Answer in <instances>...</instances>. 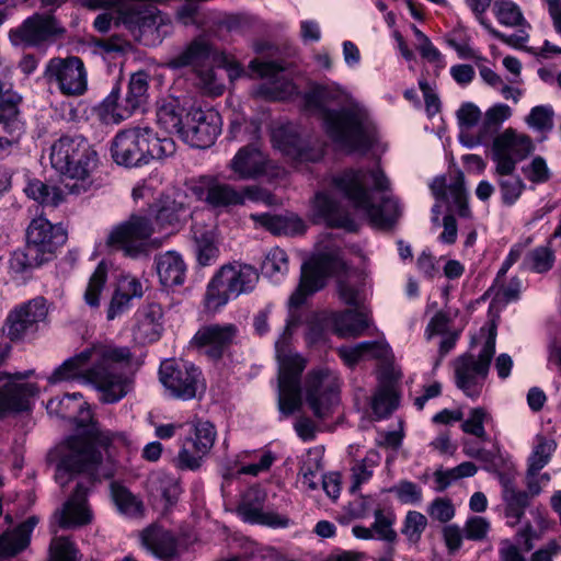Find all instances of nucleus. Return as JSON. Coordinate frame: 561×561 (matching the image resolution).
I'll use <instances>...</instances> for the list:
<instances>
[{"label": "nucleus", "mask_w": 561, "mask_h": 561, "mask_svg": "<svg viewBox=\"0 0 561 561\" xmlns=\"http://www.w3.org/2000/svg\"><path fill=\"white\" fill-rule=\"evenodd\" d=\"M307 111L318 115L333 142L348 152H367L375 127L364 105L336 85H316L304 94Z\"/></svg>", "instance_id": "obj_1"}, {"label": "nucleus", "mask_w": 561, "mask_h": 561, "mask_svg": "<svg viewBox=\"0 0 561 561\" xmlns=\"http://www.w3.org/2000/svg\"><path fill=\"white\" fill-rule=\"evenodd\" d=\"M130 359L131 352L126 346L91 345L72 356V381L93 385L103 403H116L131 389V381L119 367Z\"/></svg>", "instance_id": "obj_2"}, {"label": "nucleus", "mask_w": 561, "mask_h": 561, "mask_svg": "<svg viewBox=\"0 0 561 561\" xmlns=\"http://www.w3.org/2000/svg\"><path fill=\"white\" fill-rule=\"evenodd\" d=\"M368 183L378 192H387L390 182L382 170L376 169H346L332 178V185L342 193L354 207L363 210L373 226L390 228L400 216L398 201L383 196L380 205H375L368 188Z\"/></svg>", "instance_id": "obj_3"}, {"label": "nucleus", "mask_w": 561, "mask_h": 561, "mask_svg": "<svg viewBox=\"0 0 561 561\" xmlns=\"http://www.w3.org/2000/svg\"><path fill=\"white\" fill-rule=\"evenodd\" d=\"M345 271L346 264L341 256V249L336 245H320L318 252L301 266L300 282L289 297V308L300 307L308 296L324 286L327 278L331 275L337 277L340 298L348 306L358 307L360 290L342 277Z\"/></svg>", "instance_id": "obj_4"}, {"label": "nucleus", "mask_w": 561, "mask_h": 561, "mask_svg": "<svg viewBox=\"0 0 561 561\" xmlns=\"http://www.w3.org/2000/svg\"><path fill=\"white\" fill-rule=\"evenodd\" d=\"M111 443L112 434L102 427L94 409L80 402L72 416V474L84 473L91 483L102 463V450Z\"/></svg>", "instance_id": "obj_5"}, {"label": "nucleus", "mask_w": 561, "mask_h": 561, "mask_svg": "<svg viewBox=\"0 0 561 561\" xmlns=\"http://www.w3.org/2000/svg\"><path fill=\"white\" fill-rule=\"evenodd\" d=\"M299 320L290 313L283 333L275 342L276 358L278 360V409L284 415H290L301 407V374L306 360L298 354L288 351V341L291 330Z\"/></svg>", "instance_id": "obj_6"}, {"label": "nucleus", "mask_w": 561, "mask_h": 561, "mask_svg": "<svg viewBox=\"0 0 561 561\" xmlns=\"http://www.w3.org/2000/svg\"><path fill=\"white\" fill-rule=\"evenodd\" d=\"M259 282L257 271L249 265L233 263L224 265L211 278L205 294V306L216 311L231 297L252 291Z\"/></svg>", "instance_id": "obj_7"}, {"label": "nucleus", "mask_w": 561, "mask_h": 561, "mask_svg": "<svg viewBox=\"0 0 561 561\" xmlns=\"http://www.w3.org/2000/svg\"><path fill=\"white\" fill-rule=\"evenodd\" d=\"M213 47L203 36L194 38L181 53L169 61L173 69L192 67L195 87L206 95L219 96L225 84L211 66Z\"/></svg>", "instance_id": "obj_8"}, {"label": "nucleus", "mask_w": 561, "mask_h": 561, "mask_svg": "<svg viewBox=\"0 0 561 561\" xmlns=\"http://www.w3.org/2000/svg\"><path fill=\"white\" fill-rule=\"evenodd\" d=\"M149 75L137 71L129 78L125 96L115 87L103 100L99 110L100 119L105 124H121L134 113L142 111L148 102Z\"/></svg>", "instance_id": "obj_9"}, {"label": "nucleus", "mask_w": 561, "mask_h": 561, "mask_svg": "<svg viewBox=\"0 0 561 561\" xmlns=\"http://www.w3.org/2000/svg\"><path fill=\"white\" fill-rule=\"evenodd\" d=\"M495 328H491L478 359L472 354H463L454 363L456 386L469 398H478L481 393L495 353Z\"/></svg>", "instance_id": "obj_10"}, {"label": "nucleus", "mask_w": 561, "mask_h": 561, "mask_svg": "<svg viewBox=\"0 0 561 561\" xmlns=\"http://www.w3.org/2000/svg\"><path fill=\"white\" fill-rule=\"evenodd\" d=\"M304 391L313 415L325 419L340 403L341 379L328 367L316 368L306 375Z\"/></svg>", "instance_id": "obj_11"}, {"label": "nucleus", "mask_w": 561, "mask_h": 561, "mask_svg": "<svg viewBox=\"0 0 561 561\" xmlns=\"http://www.w3.org/2000/svg\"><path fill=\"white\" fill-rule=\"evenodd\" d=\"M159 379L171 397L183 401L196 398L197 393L205 388L199 368L175 359L161 363Z\"/></svg>", "instance_id": "obj_12"}, {"label": "nucleus", "mask_w": 561, "mask_h": 561, "mask_svg": "<svg viewBox=\"0 0 561 561\" xmlns=\"http://www.w3.org/2000/svg\"><path fill=\"white\" fill-rule=\"evenodd\" d=\"M535 149L529 136L518 134L513 128L505 129L492 140V160L495 163V175L515 173L518 162Z\"/></svg>", "instance_id": "obj_13"}, {"label": "nucleus", "mask_w": 561, "mask_h": 561, "mask_svg": "<svg viewBox=\"0 0 561 561\" xmlns=\"http://www.w3.org/2000/svg\"><path fill=\"white\" fill-rule=\"evenodd\" d=\"M153 230L148 217L133 215L111 231L107 243L134 259L148 255L150 250L148 240Z\"/></svg>", "instance_id": "obj_14"}, {"label": "nucleus", "mask_w": 561, "mask_h": 561, "mask_svg": "<svg viewBox=\"0 0 561 561\" xmlns=\"http://www.w3.org/2000/svg\"><path fill=\"white\" fill-rule=\"evenodd\" d=\"M222 121L214 108L192 107L185 115L181 139L194 148L213 146L221 133Z\"/></svg>", "instance_id": "obj_15"}, {"label": "nucleus", "mask_w": 561, "mask_h": 561, "mask_svg": "<svg viewBox=\"0 0 561 561\" xmlns=\"http://www.w3.org/2000/svg\"><path fill=\"white\" fill-rule=\"evenodd\" d=\"M34 370L8 374L0 371V417L28 409L30 398L38 393L35 383H24Z\"/></svg>", "instance_id": "obj_16"}, {"label": "nucleus", "mask_w": 561, "mask_h": 561, "mask_svg": "<svg viewBox=\"0 0 561 561\" xmlns=\"http://www.w3.org/2000/svg\"><path fill=\"white\" fill-rule=\"evenodd\" d=\"M47 313L46 300L43 297H36L10 311L2 332L11 341L33 335L46 320Z\"/></svg>", "instance_id": "obj_17"}, {"label": "nucleus", "mask_w": 561, "mask_h": 561, "mask_svg": "<svg viewBox=\"0 0 561 561\" xmlns=\"http://www.w3.org/2000/svg\"><path fill=\"white\" fill-rule=\"evenodd\" d=\"M193 428V436L183 442L178 456V466L181 469L197 470L216 439V428L208 421H197Z\"/></svg>", "instance_id": "obj_18"}, {"label": "nucleus", "mask_w": 561, "mask_h": 561, "mask_svg": "<svg viewBox=\"0 0 561 561\" xmlns=\"http://www.w3.org/2000/svg\"><path fill=\"white\" fill-rule=\"evenodd\" d=\"M67 230L60 225H53L44 217L34 218L26 230V243L44 260L50 261L57 249L66 243Z\"/></svg>", "instance_id": "obj_19"}, {"label": "nucleus", "mask_w": 561, "mask_h": 561, "mask_svg": "<svg viewBox=\"0 0 561 561\" xmlns=\"http://www.w3.org/2000/svg\"><path fill=\"white\" fill-rule=\"evenodd\" d=\"M98 161V153L88 140L81 135L72 136V195L85 193L92 187L91 173Z\"/></svg>", "instance_id": "obj_20"}, {"label": "nucleus", "mask_w": 561, "mask_h": 561, "mask_svg": "<svg viewBox=\"0 0 561 561\" xmlns=\"http://www.w3.org/2000/svg\"><path fill=\"white\" fill-rule=\"evenodd\" d=\"M239 330L232 323L208 324L202 327L193 337V344L213 358H221L236 342Z\"/></svg>", "instance_id": "obj_21"}, {"label": "nucleus", "mask_w": 561, "mask_h": 561, "mask_svg": "<svg viewBox=\"0 0 561 561\" xmlns=\"http://www.w3.org/2000/svg\"><path fill=\"white\" fill-rule=\"evenodd\" d=\"M59 32L61 30L50 14H34L10 32V39L15 46L33 47L48 41Z\"/></svg>", "instance_id": "obj_22"}, {"label": "nucleus", "mask_w": 561, "mask_h": 561, "mask_svg": "<svg viewBox=\"0 0 561 561\" xmlns=\"http://www.w3.org/2000/svg\"><path fill=\"white\" fill-rule=\"evenodd\" d=\"M266 492L260 488L250 489L242 502L238 505V514L251 524H259L274 528H285L289 525V518L272 511H264Z\"/></svg>", "instance_id": "obj_23"}, {"label": "nucleus", "mask_w": 561, "mask_h": 561, "mask_svg": "<svg viewBox=\"0 0 561 561\" xmlns=\"http://www.w3.org/2000/svg\"><path fill=\"white\" fill-rule=\"evenodd\" d=\"M229 168L240 180H256L272 174L275 165L256 144H250L237 151Z\"/></svg>", "instance_id": "obj_24"}, {"label": "nucleus", "mask_w": 561, "mask_h": 561, "mask_svg": "<svg viewBox=\"0 0 561 561\" xmlns=\"http://www.w3.org/2000/svg\"><path fill=\"white\" fill-rule=\"evenodd\" d=\"M144 127L121 130L112 140L111 154L113 160L127 168L144 165Z\"/></svg>", "instance_id": "obj_25"}, {"label": "nucleus", "mask_w": 561, "mask_h": 561, "mask_svg": "<svg viewBox=\"0 0 561 561\" xmlns=\"http://www.w3.org/2000/svg\"><path fill=\"white\" fill-rule=\"evenodd\" d=\"M250 68L260 78L267 80L259 90L267 98L283 100L291 96L297 90L291 80L285 77V67L279 62L254 59L250 62Z\"/></svg>", "instance_id": "obj_26"}, {"label": "nucleus", "mask_w": 561, "mask_h": 561, "mask_svg": "<svg viewBox=\"0 0 561 561\" xmlns=\"http://www.w3.org/2000/svg\"><path fill=\"white\" fill-rule=\"evenodd\" d=\"M194 192L213 208H229L244 204V194L213 175L199 176Z\"/></svg>", "instance_id": "obj_27"}, {"label": "nucleus", "mask_w": 561, "mask_h": 561, "mask_svg": "<svg viewBox=\"0 0 561 561\" xmlns=\"http://www.w3.org/2000/svg\"><path fill=\"white\" fill-rule=\"evenodd\" d=\"M150 210L154 215V222L160 230H178L188 217L185 196L182 194L162 195L152 204Z\"/></svg>", "instance_id": "obj_28"}, {"label": "nucleus", "mask_w": 561, "mask_h": 561, "mask_svg": "<svg viewBox=\"0 0 561 561\" xmlns=\"http://www.w3.org/2000/svg\"><path fill=\"white\" fill-rule=\"evenodd\" d=\"M312 210L316 221L324 222L328 227L342 228L351 232L357 229L351 214L328 193L316 194Z\"/></svg>", "instance_id": "obj_29"}, {"label": "nucleus", "mask_w": 561, "mask_h": 561, "mask_svg": "<svg viewBox=\"0 0 561 561\" xmlns=\"http://www.w3.org/2000/svg\"><path fill=\"white\" fill-rule=\"evenodd\" d=\"M273 142L284 154L297 161L316 162L321 158V151L310 148L309 142L301 138L293 125L276 128L273 131Z\"/></svg>", "instance_id": "obj_30"}, {"label": "nucleus", "mask_w": 561, "mask_h": 561, "mask_svg": "<svg viewBox=\"0 0 561 561\" xmlns=\"http://www.w3.org/2000/svg\"><path fill=\"white\" fill-rule=\"evenodd\" d=\"M22 96L19 93H9L8 98L0 99V124L3 125L8 137L0 138L1 147L16 145L24 133V123L20 118L19 106Z\"/></svg>", "instance_id": "obj_31"}, {"label": "nucleus", "mask_w": 561, "mask_h": 561, "mask_svg": "<svg viewBox=\"0 0 561 561\" xmlns=\"http://www.w3.org/2000/svg\"><path fill=\"white\" fill-rule=\"evenodd\" d=\"M162 308L158 304H148L136 312L134 337L141 343H151L160 339L163 332Z\"/></svg>", "instance_id": "obj_32"}, {"label": "nucleus", "mask_w": 561, "mask_h": 561, "mask_svg": "<svg viewBox=\"0 0 561 561\" xmlns=\"http://www.w3.org/2000/svg\"><path fill=\"white\" fill-rule=\"evenodd\" d=\"M511 115L512 110L507 104L499 103L493 105L485 112L477 136L468 140H462V142L468 147L489 144L499 135L497 131L501 125L508 119ZM461 139H463V136H461Z\"/></svg>", "instance_id": "obj_33"}, {"label": "nucleus", "mask_w": 561, "mask_h": 561, "mask_svg": "<svg viewBox=\"0 0 561 561\" xmlns=\"http://www.w3.org/2000/svg\"><path fill=\"white\" fill-rule=\"evenodd\" d=\"M334 332L342 337H357L370 325L368 312L363 310H345L330 316Z\"/></svg>", "instance_id": "obj_34"}, {"label": "nucleus", "mask_w": 561, "mask_h": 561, "mask_svg": "<svg viewBox=\"0 0 561 561\" xmlns=\"http://www.w3.org/2000/svg\"><path fill=\"white\" fill-rule=\"evenodd\" d=\"M154 262L160 283L164 287L179 286L184 283L186 265L179 253L168 251L157 255Z\"/></svg>", "instance_id": "obj_35"}, {"label": "nucleus", "mask_w": 561, "mask_h": 561, "mask_svg": "<svg viewBox=\"0 0 561 561\" xmlns=\"http://www.w3.org/2000/svg\"><path fill=\"white\" fill-rule=\"evenodd\" d=\"M37 524L38 518L30 516L13 530L3 533L0 536V557H13L24 550Z\"/></svg>", "instance_id": "obj_36"}, {"label": "nucleus", "mask_w": 561, "mask_h": 561, "mask_svg": "<svg viewBox=\"0 0 561 561\" xmlns=\"http://www.w3.org/2000/svg\"><path fill=\"white\" fill-rule=\"evenodd\" d=\"M554 449L556 443L553 440L541 437L528 458L526 486L533 496H537L541 493V488L535 483L533 477L535 473H539V471L549 462Z\"/></svg>", "instance_id": "obj_37"}, {"label": "nucleus", "mask_w": 561, "mask_h": 561, "mask_svg": "<svg viewBox=\"0 0 561 561\" xmlns=\"http://www.w3.org/2000/svg\"><path fill=\"white\" fill-rule=\"evenodd\" d=\"M141 543L153 556L162 559L173 557L176 551L173 536L159 527L146 528L141 534Z\"/></svg>", "instance_id": "obj_38"}, {"label": "nucleus", "mask_w": 561, "mask_h": 561, "mask_svg": "<svg viewBox=\"0 0 561 561\" xmlns=\"http://www.w3.org/2000/svg\"><path fill=\"white\" fill-rule=\"evenodd\" d=\"M183 107L176 99H164L157 106V123L165 131L178 134L180 137L185 126Z\"/></svg>", "instance_id": "obj_39"}, {"label": "nucleus", "mask_w": 561, "mask_h": 561, "mask_svg": "<svg viewBox=\"0 0 561 561\" xmlns=\"http://www.w3.org/2000/svg\"><path fill=\"white\" fill-rule=\"evenodd\" d=\"M251 218L274 234H298L305 222L297 216H278L268 213L251 215Z\"/></svg>", "instance_id": "obj_40"}, {"label": "nucleus", "mask_w": 561, "mask_h": 561, "mask_svg": "<svg viewBox=\"0 0 561 561\" xmlns=\"http://www.w3.org/2000/svg\"><path fill=\"white\" fill-rule=\"evenodd\" d=\"M24 192L30 198L46 208H57L67 201V194L58 186L49 185L37 179L30 180Z\"/></svg>", "instance_id": "obj_41"}, {"label": "nucleus", "mask_w": 561, "mask_h": 561, "mask_svg": "<svg viewBox=\"0 0 561 561\" xmlns=\"http://www.w3.org/2000/svg\"><path fill=\"white\" fill-rule=\"evenodd\" d=\"M467 4L471 8L473 13L479 19L480 23L489 31V33L495 37L496 39L516 47L520 48L524 46V44L528 39V34L525 32V30H518V32L514 34L506 35L495 28H493L489 23H486L482 14L486 11V9L490 7L492 0H466Z\"/></svg>", "instance_id": "obj_42"}, {"label": "nucleus", "mask_w": 561, "mask_h": 561, "mask_svg": "<svg viewBox=\"0 0 561 561\" xmlns=\"http://www.w3.org/2000/svg\"><path fill=\"white\" fill-rule=\"evenodd\" d=\"M46 262L26 243L23 249H18L11 254L9 259V273L13 278H23L34 268L42 266Z\"/></svg>", "instance_id": "obj_43"}, {"label": "nucleus", "mask_w": 561, "mask_h": 561, "mask_svg": "<svg viewBox=\"0 0 561 561\" xmlns=\"http://www.w3.org/2000/svg\"><path fill=\"white\" fill-rule=\"evenodd\" d=\"M144 164L153 159H163L171 157L176 151L175 141L170 137H158V135L148 126L144 127Z\"/></svg>", "instance_id": "obj_44"}, {"label": "nucleus", "mask_w": 561, "mask_h": 561, "mask_svg": "<svg viewBox=\"0 0 561 561\" xmlns=\"http://www.w3.org/2000/svg\"><path fill=\"white\" fill-rule=\"evenodd\" d=\"M48 462L55 467V480L65 488L70 482V437L54 447L48 454Z\"/></svg>", "instance_id": "obj_45"}, {"label": "nucleus", "mask_w": 561, "mask_h": 561, "mask_svg": "<svg viewBox=\"0 0 561 561\" xmlns=\"http://www.w3.org/2000/svg\"><path fill=\"white\" fill-rule=\"evenodd\" d=\"M111 492L113 501L117 510L133 518L142 517L145 513V506L142 501L135 494H133L126 486L113 482L111 484Z\"/></svg>", "instance_id": "obj_46"}, {"label": "nucleus", "mask_w": 561, "mask_h": 561, "mask_svg": "<svg viewBox=\"0 0 561 561\" xmlns=\"http://www.w3.org/2000/svg\"><path fill=\"white\" fill-rule=\"evenodd\" d=\"M46 79L51 91L70 95V61L69 58H53L46 68Z\"/></svg>", "instance_id": "obj_47"}, {"label": "nucleus", "mask_w": 561, "mask_h": 561, "mask_svg": "<svg viewBox=\"0 0 561 561\" xmlns=\"http://www.w3.org/2000/svg\"><path fill=\"white\" fill-rule=\"evenodd\" d=\"M531 497L534 496L530 494L528 489L527 491L515 490L502 494V500L504 502V515L508 519L507 523L511 527L520 523L526 508L530 505Z\"/></svg>", "instance_id": "obj_48"}, {"label": "nucleus", "mask_w": 561, "mask_h": 561, "mask_svg": "<svg viewBox=\"0 0 561 561\" xmlns=\"http://www.w3.org/2000/svg\"><path fill=\"white\" fill-rule=\"evenodd\" d=\"M88 488L78 482L72 493V529L93 523L94 514L87 499Z\"/></svg>", "instance_id": "obj_49"}, {"label": "nucleus", "mask_w": 561, "mask_h": 561, "mask_svg": "<svg viewBox=\"0 0 561 561\" xmlns=\"http://www.w3.org/2000/svg\"><path fill=\"white\" fill-rule=\"evenodd\" d=\"M554 263V253L549 245L538 247L527 253L523 261V266L534 273H546L550 271Z\"/></svg>", "instance_id": "obj_50"}, {"label": "nucleus", "mask_w": 561, "mask_h": 561, "mask_svg": "<svg viewBox=\"0 0 561 561\" xmlns=\"http://www.w3.org/2000/svg\"><path fill=\"white\" fill-rule=\"evenodd\" d=\"M107 278V264L101 262L91 275L85 288L83 298L85 304L91 308L100 306V295L103 290Z\"/></svg>", "instance_id": "obj_51"}, {"label": "nucleus", "mask_w": 561, "mask_h": 561, "mask_svg": "<svg viewBox=\"0 0 561 561\" xmlns=\"http://www.w3.org/2000/svg\"><path fill=\"white\" fill-rule=\"evenodd\" d=\"M492 420L491 415L484 408H473L469 411L468 419L461 424V430L466 434L473 435L481 440H488L489 436L485 432L484 424Z\"/></svg>", "instance_id": "obj_52"}, {"label": "nucleus", "mask_w": 561, "mask_h": 561, "mask_svg": "<svg viewBox=\"0 0 561 561\" xmlns=\"http://www.w3.org/2000/svg\"><path fill=\"white\" fill-rule=\"evenodd\" d=\"M494 14L497 21L506 26H524L526 24L519 7L510 0H495Z\"/></svg>", "instance_id": "obj_53"}, {"label": "nucleus", "mask_w": 561, "mask_h": 561, "mask_svg": "<svg viewBox=\"0 0 561 561\" xmlns=\"http://www.w3.org/2000/svg\"><path fill=\"white\" fill-rule=\"evenodd\" d=\"M497 184L503 204L512 206L520 197L526 185L520 176L511 173L510 175H497Z\"/></svg>", "instance_id": "obj_54"}, {"label": "nucleus", "mask_w": 561, "mask_h": 561, "mask_svg": "<svg viewBox=\"0 0 561 561\" xmlns=\"http://www.w3.org/2000/svg\"><path fill=\"white\" fill-rule=\"evenodd\" d=\"M375 457L376 454H368L364 459L355 461L352 466V484L350 486L352 493L358 491L360 485L371 478L374 468L377 466Z\"/></svg>", "instance_id": "obj_55"}, {"label": "nucleus", "mask_w": 561, "mask_h": 561, "mask_svg": "<svg viewBox=\"0 0 561 561\" xmlns=\"http://www.w3.org/2000/svg\"><path fill=\"white\" fill-rule=\"evenodd\" d=\"M398 407V396L389 387L379 389L371 402V409L378 419L389 416Z\"/></svg>", "instance_id": "obj_56"}, {"label": "nucleus", "mask_w": 561, "mask_h": 561, "mask_svg": "<svg viewBox=\"0 0 561 561\" xmlns=\"http://www.w3.org/2000/svg\"><path fill=\"white\" fill-rule=\"evenodd\" d=\"M51 167L61 175L70 171V138L61 137L51 146Z\"/></svg>", "instance_id": "obj_57"}, {"label": "nucleus", "mask_w": 561, "mask_h": 561, "mask_svg": "<svg viewBox=\"0 0 561 561\" xmlns=\"http://www.w3.org/2000/svg\"><path fill=\"white\" fill-rule=\"evenodd\" d=\"M427 527V518L417 511H409L404 517L401 533L407 537L409 542L417 543L422 534Z\"/></svg>", "instance_id": "obj_58"}, {"label": "nucleus", "mask_w": 561, "mask_h": 561, "mask_svg": "<svg viewBox=\"0 0 561 561\" xmlns=\"http://www.w3.org/2000/svg\"><path fill=\"white\" fill-rule=\"evenodd\" d=\"M288 272V256L279 248H273L262 263V273L267 277L285 275Z\"/></svg>", "instance_id": "obj_59"}, {"label": "nucleus", "mask_w": 561, "mask_h": 561, "mask_svg": "<svg viewBox=\"0 0 561 561\" xmlns=\"http://www.w3.org/2000/svg\"><path fill=\"white\" fill-rule=\"evenodd\" d=\"M525 178L534 184H542L551 179V171L546 160L537 156L528 164L522 168Z\"/></svg>", "instance_id": "obj_60"}, {"label": "nucleus", "mask_w": 561, "mask_h": 561, "mask_svg": "<svg viewBox=\"0 0 561 561\" xmlns=\"http://www.w3.org/2000/svg\"><path fill=\"white\" fill-rule=\"evenodd\" d=\"M527 124L539 131L547 133L553 128V111L549 106H535L526 118Z\"/></svg>", "instance_id": "obj_61"}, {"label": "nucleus", "mask_w": 561, "mask_h": 561, "mask_svg": "<svg viewBox=\"0 0 561 561\" xmlns=\"http://www.w3.org/2000/svg\"><path fill=\"white\" fill-rule=\"evenodd\" d=\"M393 522L394 517L392 514H385L382 510L375 511V522L371 526L378 539L387 542H394L397 540V533L392 528Z\"/></svg>", "instance_id": "obj_62"}, {"label": "nucleus", "mask_w": 561, "mask_h": 561, "mask_svg": "<svg viewBox=\"0 0 561 561\" xmlns=\"http://www.w3.org/2000/svg\"><path fill=\"white\" fill-rule=\"evenodd\" d=\"M195 252L197 261L202 266L209 265L218 255L217 247L213 239L206 233L195 238Z\"/></svg>", "instance_id": "obj_63"}, {"label": "nucleus", "mask_w": 561, "mask_h": 561, "mask_svg": "<svg viewBox=\"0 0 561 561\" xmlns=\"http://www.w3.org/2000/svg\"><path fill=\"white\" fill-rule=\"evenodd\" d=\"M490 527V522L485 517L471 516L463 526L465 538L481 541L486 538Z\"/></svg>", "instance_id": "obj_64"}]
</instances>
